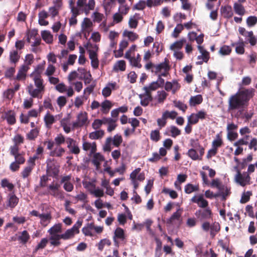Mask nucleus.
I'll use <instances>...</instances> for the list:
<instances>
[{
    "instance_id": "f257e3e1",
    "label": "nucleus",
    "mask_w": 257,
    "mask_h": 257,
    "mask_svg": "<svg viewBox=\"0 0 257 257\" xmlns=\"http://www.w3.org/2000/svg\"><path fill=\"white\" fill-rule=\"evenodd\" d=\"M253 88H242L231 95L228 100V110L243 109L247 106L249 100L254 95Z\"/></svg>"
},
{
    "instance_id": "f03ea898",
    "label": "nucleus",
    "mask_w": 257,
    "mask_h": 257,
    "mask_svg": "<svg viewBox=\"0 0 257 257\" xmlns=\"http://www.w3.org/2000/svg\"><path fill=\"white\" fill-rule=\"evenodd\" d=\"M43 69V66L39 65L30 75V76L33 78L36 88L34 89L33 84H30L27 86V90L29 94L33 98H38L39 95L45 91L44 80L41 76V73Z\"/></svg>"
},
{
    "instance_id": "7ed1b4c3",
    "label": "nucleus",
    "mask_w": 257,
    "mask_h": 257,
    "mask_svg": "<svg viewBox=\"0 0 257 257\" xmlns=\"http://www.w3.org/2000/svg\"><path fill=\"white\" fill-rule=\"evenodd\" d=\"M243 145H248L249 149L255 152L257 151V139L250 135H246L235 142L233 144V146L237 147L234 153L235 156L242 154L243 148L241 146Z\"/></svg>"
},
{
    "instance_id": "20e7f679",
    "label": "nucleus",
    "mask_w": 257,
    "mask_h": 257,
    "mask_svg": "<svg viewBox=\"0 0 257 257\" xmlns=\"http://www.w3.org/2000/svg\"><path fill=\"white\" fill-rule=\"evenodd\" d=\"M203 222L201 225L202 230L206 232L210 230V235L211 237L213 238L220 230V226L219 223L215 222L210 224L207 220Z\"/></svg>"
},
{
    "instance_id": "39448f33",
    "label": "nucleus",
    "mask_w": 257,
    "mask_h": 257,
    "mask_svg": "<svg viewBox=\"0 0 257 257\" xmlns=\"http://www.w3.org/2000/svg\"><path fill=\"white\" fill-rule=\"evenodd\" d=\"M195 215L201 222L212 219L213 217L212 212L209 207L197 210L195 212Z\"/></svg>"
},
{
    "instance_id": "423d86ee",
    "label": "nucleus",
    "mask_w": 257,
    "mask_h": 257,
    "mask_svg": "<svg viewBox=\"0 0 257 257\" xmlns=\"http://www.w3.org/2000/svg\"><path fill=\"white\" fill-rule=\"evenodd\" d=\"M88 121L87 113L85 111L80 112L77 116V120L72 124L73 128L81 127L85 125Z\"/></svg>"
},
{
    "instance_id": "0eeeda50",
    "label": "nucleus",
    "mask_w": 257,
    "mask_h": 257,
    "mask_svg": "<svg viewBox=\"0 0 257 257\" xmlns=\"http://www.w3.org/2000/svg\"><path fill=\"white\" fill-rule=\"evenodd\" d=\"M207 116L206 112L204 110H200L196 113H191V114L188 117V122L189 123L195 124L199 121V119H204Z\"/></svg>"
},
{
    "instance_id": "6e6552de",
    "label": "nucleus",
    "mask_w": 257,
    "mask_h": 257,
    "mask_svg": "<svg viewBox=\"0 0 257 257\" xmlns=\"http://www.w3.org/2000/svg\"><path fill=\"white\" fill-rule=\"evenodd\" d=\"M169 63L168 59L165 58L163 62L155 65L154 66V69L152 70V72L157 74L162 71H169L170 69Z\"/></svg>"
},
{
    "instance_id": "1a4fd4ad",
    "label": "nucleus",
    "mask_w": 257,
    "mask_h": 257,
    "mask_svg": "<svg viewBox=\"0 0 257 257\" xmlns=\"http://www.w3.org/2000/svg\"><path fill=\"white\" fill-rule=\"evenodd\" d=\"M197 48L199 52L201 53L200 55L197 56V59L202 60V61L197 62L196 63V64L202 65L203 62L207 63L210 59L209 53L201 45H198Z\"/></svg>"
},
{
    "instance_id": "9d476101",
    "label": "nucleus",
    "mask_w": 257,
    "mask_h": 257,
    "mask_svg": "<svg viewBox=\"0 0 257 257\" xmlns=\"http://www.w3.org/2000/svg\"><path fill=\"white\" fill-rule=\"evenodd\" d=\"M46 173L48 176L56 178L59 173V166L52 162L47 163Z\"/></svg>"
},
{
    "instance_id": "9b49d317",
    "label": "nucleus",
    "mask_w": 257,
    "mask_h": 257,
    "mask_svg": "<svg viewBox=\"0 0 257 257\" xmlns=\"http://www.w3.org/2000/svg\"><path fill=\"white\" fill-rule=\"evenodd\" d=\"M66 143L67 144V148L71 154L78 155L80 153V150L76 141L71 138H67Z\"/></svg>"
},
{
    "instance_id": "f8f14e48",
    "label": "nucleus",
    "mask_w": 257,
    "mask_h": 257,
    "mask_svg": "<svg viewBox=\"0 0 257 257\" xmlns=\"http://www.w3.org/2000/svg\"><path fill=\"white\" fill-rule=\"evenodd\" d=\"M191 201L197 204L198 206L202 209H206L208 207V201L205 199L203 195L201 194L198 196H194L191 199Z\"/></svg>"
},
{
    "instance_id": "ddd939ff",
    "label": "nucleus",
    "mask_w": 257,
    "mask_h": 257,
    "mask_svg": "<svg viewBox=\"0 0 257 257\" xmlns=\"http://www.w3.org/2000/svg\"><path fill=\"white\" fill-rule=\"evenodd\" d=\"M19 200V198L14 192L9 193L7 196V207L11 208H15L18 204Z\"/></svg>"
},
{
    "instance_id": "4468645a",
    "label": "nucleus",
    "mask_w": 257,
    "mask_h": 257,
    "mask_svg": "<svg viewBox=\"0 0 257 257\" xmlns=\"http://www.w3.org/2000/svg\"><path fill=\"white\" fill-rule=\"evenodd\" d=\"M60 187V186L58 183H54L53 182L48 186V192L43 194H50L54 197H57L59 195L58 192Z\"/></svg>"
},
{
    "instance_id": "2eb2a0df",
    "label": "nucleus",
    "mask_w": 257,
    "mask_h": 257,
    "mask_svg": "<svg viewBox=\"0 0 257 257\" xmlns=\"http://www.w3.org/2000/svg\"><path fill=\"white\" fill-rule=\"evenodd\" d=\"M116 83L114 82L113 83H108L106 86L103 88L102 90V94L106 98L109 96L111 94L112 90H116Z\"/></svg>"
},
{
    "instance_id": "dca6fc26",
    "label": "nucleus",
    "mask_w": 257,
    "mask_h": 257,
    "mask_svg": "<svg viewBox=\"0 0 257 257\" xmlns=\"http://www.w3.org/2000/svg\"><path fill=\"white\" fill-rule=\"evenodd\" d=\"M16 113L14 110H10L5 113L4 119L10 125H14L16 122Z\"/></svg>"
},
{
    "instance_id": "f3484780",
    "label": "nucleus",
    "mask_w": 257,
    "mask_h": 257,
    "mask_svg": "<svg viewBox=\"0 0 257 257\" xmlns=\"http://www.w3.org/2000/svg\"><path fill=\"white\" fill-rule=\"evenodd\" d=\"M250 179V176L246 172L244 173L243 175H241L240 173L238 172V174L236 176L237 181L242 186H244L247 183L249 184Z\"/></svg>"
},
{
    "instance_id": "a211bd4d",
    "label": "nucleus",
    "mask_w": 257,
    "mask_h": 257,
    "mask_svg": "<svg viewBox=\"0 0 257 257\" xmlns=\"http://www.w3.org/2000/svg\"><path fill=\"white\" fill-rule=\"evenodd\" d=\"M221 15L223 18L229 19L233 15L232 7L229 5L222 6L220 9Z\"/></svg>"
},
{
    "instance_id": "6ab92c4d",
    "label": "nucleus",
    "mask_w": 257,
    "mask_h": 257,
    "mask_svg": "<svg viewBox=\"0 0 257 257\" xmlns=\"http://www.w3.org/2000/svg\"><path fill=\"white\" fill-rule=\"evenodd\" d=\"M21 53H19L17 50H12L10 52L9 59L11 64H13L16 66V64L19 61L21 57Z\"/></svg>"
},
{
    "instance_id": "aec40b11",
    "label": "nucleus",
    "mask_w": 257,
    "mask_h": 257,
    "mask_svg": "<svg viewBox=\"0 0 257 257\" xmlns=\"http://www.w3.org/2000/svg\"><path fill=\"white\" fill-rule=\"evenodd\" d=\"M29 69V66L26 65H22L18 71L16 79L18 80L25 79Z\"/></svg>"
},
{
    "instance_id": "412c9836",
    "label": "nucleus",
    "mask_w": 257,
    "mask_h": 257,
    "mask_svg": "<svg viewBox=\"0 0 257 257\" xmlns=\"http://www.w3.org/2000/svg\"><path fill=\"white\" fill-rule=\"evenodd\" d=\"M116 238L120 239L123 240L125 239V235L123 230L120 227H117L114 231V236L113 237L114 241L115 244L117 246L118 245V243L117 242Z\"/></svg>"
},
{
    "instance_id": "4be33fe9",
    "label": "nucleus",
    "mask_w": 257,
    "mask_h": 257,
    "mask_svg": "<svg viewBox=\"0 0 257 257\" xmlns=\"http://www.w3.org/2000/svg\"><path fill=\"white\" fill-rule=\"evenodd\" d=\"M39 218H40L41 224L45 227L50 222L52 216L51 213L49 212L46 214H41Z\"/></svg>"
},
{
    "instance_id": "5701e85b",
    "label": "nucleus",
    "mask_w": 257,
    "mask_h": 257,
    "mask_svg": "<svg viewBox=\"0 0 257 257\" xmlns=\"http://www.w3.org/2000/svg\"><path fill=\"white\" fill-rule=\"evenodd\" d=\"M82 148L86 151L90 150V154H93L96 151V145L95 142L91 144L89 142L84 141L82 144Z\"/></svg>"
},
{
    "instance_id": "b1692460",
    "label": "nucleus",
    "mask_w": 257,
    "mask_h": 257,
    "mask_svg": "<svg viewBox=\"0 0 257 257\" xmlns=\"http://www.w3.org/2000/svg\"><path fill=\"white\" fill-rule=\"evenodd\" d=\"M101 107V111L103 114H107L112 106L111 102L107 99L105 100L100 104Z\"/></svg>"
},
{
    "instance_id": "393cba45",
    "label": "nucleus",
    "mask_w": 257,
    "mask_h": 257,
    "mask_svg": "<svg viewBox=\"0 0 257 257\" xmlns=\"http://www.w3.org/2000/svg\"><path fill=\"white\" fill-rule=\"evenodd\" d=\"M44 121L45 125L47 128H50L52 125L55 122L54 116L50 114V112L48 111L44 117Z\"/></svg>"
},
{
    "instance_id": "a878e982",
    "label": "nucleus",
    "mask_w": 257,
    "mask_h": 257,
    "mask_svg": "<svg viewBox=\"0 0 257 257\" xmlns=\"http://www.w3.org/2000/svg\"><path fill=\"white\" fill-rule=\"evenodd\" d=\"M219 191V193H218V194H219V196H222V200H225L227 197H228L231 193L230 188L225 185H222L221 188H220Z\"/></svg>"
},
{
    "instance_id": "bb28decb",
    "label": "nucleus",
    "mask_w": 257,
    "mask_h": 257,
    "mask_svg": "<svg viewBox=\"0 0 257 257\" xmlns=\"http://www.w3.org/2000/svg\"><path fill=\"white\" fill-rule=\"evenodd\" d=\"M65 152V150L61 147H57L54 150L51 151L49 155L53 157H61Z\"/></svg>"
},
{
    "instance_id": "cd10ccee",
    "label": "nucleus",
    "mask_w": 257,
    "mask_h": 257,
    "mask_svg": "<svg viewBox=\"0 0 257 257\" xmlns=\"http://www.w3.org/2000/svg\"><path fill=\"white\" fill-rule=\"evenodd\" d=\"M203 101V97L201 95L198 94L191 96L189 100V104L191 106H195L196 105L201 104Z\"/></svg>"
},
{
    "instance_id": "c85d7f7f",
    "label": "nucleus",
    "mask_w": 257,
    "mask_h": 257,
    "mask_svg": "<svg viewBox=\"0 0 257 257\" xmlns=\"http://www.w3.org/2000/svg\"><path fill=\"white\" fill-rule=\"evenodd\" d=\"M39 129L38 127H35L32 129L27 135L26 138L29 141H34L38 136L39 134Z\"/></svg>"
},
{
    "instance_id": "c756f323",
    "label": "nucleus",
    "mask_w": 257,
    "mask_h": 257,
    "mask_svg": "<svg viewBox=\"0 0 257 257\" xmlns=\"http://www.w3.org/2000/svg\"><path fill=\"white\" fill-rule=\"evenodd\" d=\"M72 16L69 19V24L70 26H75L77 24V17L81 14L80 11H78L76 9H72Z\"/></svg>"
},
{
    "instance_id": "7c9ffc66",
    "label": "nucleus",
    "mask_w": 257,
    "mask_h": 257,
    "mask_svg": "<svg viewBox=\"0 0 257 257\" xmlns=\"http://www.w3.org/2000/svg\"><path fill=\"white\" fill-rule=\"evenodd\" d=\"M104 160V157L100 153H95L93 155L92 162L97 168H98L100 165V163L103 161Z\"/></svg>"
},
{
    "instance_id": "2f4dec72",
    "label": "nucleus",
    "mask_w": 257,
    "mask_h": 257,
    "mask_svg": "<svg viewBox=\"0 0 257 257\" xmlns=\"http://www.w3.org/2000/svg\"><path fill=\"white\" fill-rule=\"evenodd\" d=\"M233 9L235 13L241 16H243L245 13L244 7L239 3H235L233 5Z\"/></svg>"
},
{
    "instance_id": "473e14b6",
    "label": "nucleus",
    "mask_w": 257,
    "mask_h": 257,
    "mask_svg": "<svg viewBox=\"0 0 257 257\" xmlns=\"http://www.w3.org/2000/svg\"><path fill=\"white\" fill-rule=\"evenodd\" d=\"M50 243L53 246H59L61 244L59 241L60 239H62L61 234H50Z\"/></svg>"
},
{
    "instance_id": "72a5a7b5",
    "label": "nucleus",
    "mask_w": 257,
    "mask_h": 257,
    "mask_svg": "<svg viewBox=\"0 0 257 257\" xmlns=\"http://www.w3.org/2000/svg\"><path fill=\"white\" fill-rule=\"evenodd\" d=\"M126 69V63L124 60L117 61L113 66V70L114 71L118 70L124 71Z\"/></svg>"
},
{
    "instance_id": "f704fd0d",
    "label": "nucleus",
    "mask_w": 257,
    "mask_h": 257,
    "mask_svg": "<svg viewBox=\"0 0 257 257\" xmlns=\"http://www.w3.org/2000/svg\"><path fill=\"white\" fill-rule=\"evenodd\" d=\"M95 6L94 0H89L88 3L86 4L85 7L82 9V12H84L86 15H87L90 10H93Z\"/></svg>"
},
{
    "instance_id": "c9c22d12",
    "label": "nucleus",
    "mask_w": 257,
    "mask_h": 257,
    "mask_svg": "<svg viewBox=\"0 0 257 257\" xmlns=\"http://www.w3.org/2000/svg\"><path fill=\"white\" fill-rule=\"evenodd\" d=\"M104 135V132L103 130H98L90 133L89 138L91 140H97L102 138Z\"/></svg>"
},
{
    "instance_id": "e433bc0d",
    "label": "nucleus",
    "mask_w": 257,
    "mask_h": 257,
    "mask_svg": "<svg viewBox=\"0 0 257 257\" xmlns=\"http://www.w3.org/2000/svg\"><path fill=\"white\" fill-rule=\"evenodd\" d=\"M30 238V236L27 230L23 231L18 239L23 244H26Z\"/></svg>"
},
{
    "instance_id": "4c0bfd02",
    "label": "nucleus",
    "mask_w": 257,
    "mask_h": 257,
    "mask_svg": "<svg viewBox=\"0 0 257 257\" xmlns=\"http://www.w3.org/2000/svg\"><path fill=\"white\" fill-rule=\"evenodd\" d=\"M42 39L48 44L52 43L53 39V36L48 31H43L41 33Z\"/></svg>"
},
{
    "instance_id": "58836bf2",
    "label": "nucleus",
    "mask_w": 257,
    "mask_h": 257,
    "mask_svg": "<svg viewBox=\"0 0 257 257\" xmlns=\"http://www.w3.org/2000/svg\"><path fill=\"white\" fill-rule=\"evenodd\" d=\"M223 141L220 135L217 134L216 136V139L212 143V148L218 151V149L221 147L223 145Z\"/></svg>"
},
{
    "instance_id": "ea45409f",
    "label": "nucleus",
    "mask_w": 257,
    "mask_h": 257,
    "mask_svg": "<svg viewBox=\"0 0 257 257\" xmlns=\"http://www.w3.org/2000/svg\"><path fill=\"white\" fill-rule=\"evenodd\" d=\"M198 190L199 186L198 185H193L191 183H188L185 186L184 191L186 194H191Z\"/></svg>"
},
{
    "instance_id": "a19ab883",
    "label": "nucleus",
    "mask_w": 257,
    "mask_h": 257,
    "mask_svg": "<svg viewBox=\"0 0 257 257\" xmlns=\"http://www.w3.org/2000/svg\"><path fill=\"white\" fill-rule=\"evenodd\" d=\"M123 36L127 37L132 42H134L139 38V35L137 33L127 30H125L123 32Z\"/></svg>"
},
{
    "instance_id": "79ce46f5",
    "label": "nucleus",
    "mask_w": 257,
    "mask_h": 257,
    "mask_svg": "<svg viewBox=\"0 0 257 257\" xmlns=\"http://www.w3.org/2000/svg\"><path fill=\"white\" fill-rule=\"evenodd\" d=\"M168 95V93H166L164 90L158 91L157 92V95L156 96V97L158 100V102L159 103H163Z\"/></svg>"
},
{
    "instance_id": "37998d69",
    "label": "nucleus",
    "mask_w": 257,
    "mask_h": 257,
    "mask_svg": "<svg viewBox=\"0 0 257 257\" xmlns=\"http://www.w3.org/2000/svg\"><path fill=\"white\" fill-rule=\"evenodd\" d=\"M187 154L193 160H201V158L199 157V155L198 154L196 149H189Z\"/></svg>"
},
{
    "instance_id": "c03bdc74",
    "label": "nucleus",
    "mask_w": 257,
    "mask_h": 257,
    "mask_svg": "<svg viewBox=\"0 0 257 257\" xmlns=\"http://www.w3.org/2000/svg\"><path fill=\"white\" fill-rule=\"evenodd\" d=\"M232 46H236L235 52L238 54H243L244 53V44L243 42L232 44Z\"/></svg>"
},
{
    "instance_id": "a18cd8bd",
    "label": "nucleus",
    "mask_w": 257,
    "mask_h": 257,
    "mask_svg": "<svg viewBox=\"0 0 257 257\" xmlns=\"http://www.w3.org/2000/svg\"><path fill=\"white\" fill-rule=\"evenodd\" d=\"M186 40L185 38H183L179 41H177L172 44L170 46L171 50H174L175 49H181L183 46V44L186 43Z\"/></svg>"
},
{
    "instance_id": "49530a36",
    "label": "nucleus",
    "mask_w": 257,
    "mask_h": 257,
    "mask_svg": "<svg viewBox=\"0 0 257 257\" xmlns=\"http://www.w3.org/2000/svg\"><path fill=\"white\" fill-rule=\"evenodd\" d=\"M111 244V241L107 238L101 239L97 244L98 249L100 251H102L105 245L110 246Z\"/></svg>"
},
{
    "instance_id": "de8ad7c7",
    "label": "nucleus",
    "mask_w": 257,
    "mask_h": 257,
    "mask_svg": "<svg viewBox=\"0 0 257 257\" xmlns=\"http://www.w3.org/2000/svg\"><path fill=\"white\" fill-rule=\"evenodd\" d=\"M181 216V212L179 209L177 210L175 212L171 215L170 218L168 220L167 223H172L175 220H179Z\"/></svg>"
},
{
    "instance_id": "09e8293b",
    "label": "nucleus",
    "mask_w": 257,
    "mask_h": 257,
    "mask_svg": "<svg viewBox=\"0 0 257 257\" xmlns=\"http://www.w3.org/2000/svg\"><path fill=\"white\" fill-rule=\"evenodd\" d=\"M232 49L227 45L222 46L219 51V53L222 56L229 55L231 52Z\"/></svg>"
},
{
    "instance_id": "8fccbe9b",
    "label": "nucleus",
    "mask_w": 257,
    "mask_h": 257,
    "mask_svg": "<svg viewBox=\"0 0 257 257\" xmlns=\"http://www.w3.org/2000/svg\"><path fill=\"white\" fill-rule=\"evenodd\" d=\"M61 231V224L60 223L54 225L48 230V232L50 234H58V233L60 232Z\"/></svg>"
},
{
    "instance_id": "3c124183",
    "label": "nucleus",
    "mask_w": 257,
    "mask_h": 257,
    "mask_svg": "<svg viewBox=\"0 0 257 257\" xmlns=\"http://www.w3.org/2000/svg\"><path fill=\"white\" fill-rule=\"evenodd\" d=\"M1 185L3 188H8V190L10 191H12L14 188V185L7 179H3L1 181Z\"/></svg>"
},
{
    "instance_id": "603ef678",
    "label": "nucleus",
    "mask_w": 257,
    "mask_h": 257,
    "mask_svg": "<svg viewBox=\"0 0 257 257\" xmlns=\"http://www.w3.org/2000/svg\"><path fill=\"white\" fill-rule=\"evenodd\" d=\"M14 145L20 146L24 143V138L20 134H17L13 139Z\"/></svg>"
},
{
    "instance_id": "864d4df0",
    "label": "nucleus",
    "mask_w": 257,
    "mask_h": 257,
    "mask_svg": "<svg viewBox=\"0 0 257 257\" xmlns=\"http://www.w3.org/2000/svg\"><path fill=\"white\" fill-rule=\"evenodd\" d=\"M85 48L87 49L88 52L93 51L95 52H97L98 50V46L96 44H92L88 42L84 45Z\"/></svg>"
},
{
    "instance_id": "5fc2aeb1",
    "label": "nucleus",
    "mask_w": 257,
    "mask_h": 257,
    "mask_svg": "<svg viewBox=\"0 0 257 257\" xmlns=\"http://www.w3.org/2000/svg\"><path fill=\"white\" fill-rule=\"evenodd\" d=\"M25 153L22 152L14 156L15 157V162H17L20 165L24 164L26 161V159L24 157Z\"/></svg>"
},
{
    "instance_id": "6e6d98bb",
    "label": "nucleus",
    "mask_w": 257,
    "mask_h": 257,
    "mask_svg": "<svg viewBox=\"0 0 257 257\" xmlns=\"http://www.w3.org/2000/svg\"><path fill=\"white\" fill-rule=\"evenodd\" d=\"M163 115L165 116V118L167 119L170 118L171 119H175L178 115V113L175 111L166 110L163 113Z\"/></svg>"
},
{
    "instance_id": "4d7b16f0",
    "label": "nucleus",
    "mask_w": 257,
    "mask_h": 257,
    "mask_svg": "<svg viewBox=\"0 0 257 257\" xmlns=\"http://www.w3.org/2000/svg\"><path fill=\"white\" fill-rule=\"evenodd\" d=\"M112 142L115 147H118L122 142V138L120 135L117 134L112 139Z\"/></svg>"
},
{
    "instance_id": "13d9d810",
    "label": "nucleus",
    "mask_w": 257,
    "mask_h": 257,
    "mask_svg": "<svg viewBox=\"0 0 257 257\" xmlns=\"http://www.w3.org/2000/svg\"><path fill=\"white\" fill-rule=\"evenodd\" d=\"M150 139L151 140L157 142L160 139V134L159 131L154 130L151 132Z\"/></svg>"
},
{
    "instance_id": "bf43d9fd",
    "label": "nucleus",
    "mask_w": 257,
    "mask_h": 257,
    "mask_svg": "<svg viewBox=\"0 0 257 257\" xmlns=\"http://www.w3.org/2000/svg\"><path fill=\"white\" fill-rule=\"evenodd\" d=\"M171 136L175 138L176 137L181 135V132L177 127L174 125L170 126Z\"/></svg>"
},
{
    "instance_id": "052dcab7",
    "label": "nucleus",
    "mask_w": 257,
    "mask_h": 257,
    "mask_svg": "<svg viewBox=\"0 0 257 257\" xmlns=\"http://www.w3.org/2000/svg\"><path fill=\"white\" fill-rule=\"evenodd\" d=\"M82 222L83 221L82 220H78L70 229L76 234H78L79 233V228L81 226Z\"/></svg>"
},
{
    "instance_id": "680f3d73",
    "label": "nucleus",
    "mask_w": 257,
    "mask_h": 257,
    "mask_svg": "<svg viewBox=\"0 0 257 257\" xmlns=\"http://www.w3.org/2000/svg\"><path fill=\"white\" fill-rule=\"evenodd\" d=\"M173 103L175 107L178 108L180 110H182L184 112H185L187 109V105L180 101L175 100L174 101Z\"/></svg>"
},
{
    "instance_id": "e2e57ef3",
    "label": "nucleus",
    "mask_w": 257,
    "mask_h": 257,
    "mask_svg": "<svg viewBox=\"0 0 257 257\" xmlns=\"http://www.w3.org/2000/svg\"><path fill=\"white\" fill-rule=\"evenodd\" d=\"M146 6V3L145 1L140 0L137 3L133 8L134 10H143Z\"/></svg>"
},
{
    "instance_id": "0e129e2a",
    "label": "nucleus",
    "mask_w": 257,
    "mask_h": 257,
    "mask_svg": "<svg viewBox=\"0 0 257 257\" xmlns=\"http://www.w3.org/2000/svg\"><path fill=\"white\" fill-rule=\"evenodd\" d=\"M76 234L74 233L70 229H67L64 233L62 234V239L67 240L73 238Z\"/></svg>"
},
{
    "instance_id": "69168bd1",
    "label": "nucleus",
    "mask_w": 257,
    "mask_h": 257,
    "mask_svg": "<svg viewBox=\"0 0 257 257\" xmlns=\"http://www.w3.org/2000/svg\"><path fill=\"white\" fill-rule=\"evenodd\" d=\"M183 30V25L181 24H178L174 29L173 33L172 35V36L175 38H177L179 36V34L182 32Z\"/></svg>"
},
{
    "instance_id": "338daca9",
    "label": "nucleus",
    "mask_w": 257,
    "mask_h": 257,
    "mask_svg": "<svg viewBox=\"0 0 257 257\" xmlns=\"http://www.w3.org/2000/svg\"><path fill=\"white\" fill-rule=\"evenodd\" d=\"M257 23V17L256 16H249L246 19V24L249 27L254 26Z\"/></svg>"
},
{
    "instance_id": "774afa93",
    "label": "nucleus",
    "mask_w": 257,
    "mask_h": 257,
    "mask_svg": "<svg viewBox=\"0 0 257 257\" xmlns=\"http://www.w3.org/2000/svg\"><path fill=\"white\" fill-rule=\"evenodd\" d=\"M252 195V193L250 191H247L246 193H244L242 196L240 202L241 203H245L247 202L250 199V196Z\"/></svg>"
}]
</instances>
